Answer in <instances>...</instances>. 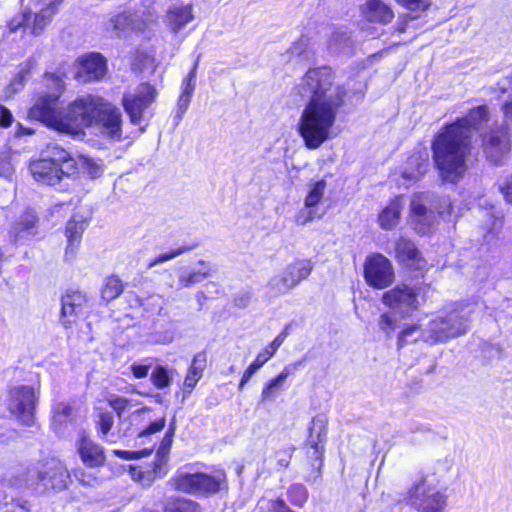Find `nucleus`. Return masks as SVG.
<instances>
[{
	"label": "nucleus",
	"mask_w": 512,
	"mask_h": 512,
	"mask_svg": "<svg viewBox=\"0 0 512 512\" xmlns=\"http://www.w3.org/2000/svg\"><path fill=\"white\" fill-rule=\"evenodd\" d=\"M77 161L58 145L47 147L43 157L30 163L33 178L42 184L54 186L77 173Z\"/></svg>",
	"instance_id": "5"
},
{
	"label": "nucleus",
	"mask_w": 512,
	"mask_h": 512,
	"mask_svg": "<svg viewBox=\"0 0 512 512\" xmlns=\"http://www.w3.org/2000/svg\"><path fill=\"white\" fill-rule=\"evenodd\" d=\"M207 364V355L204 351L198 352L191 363L189 371L185 377L184 385L190 389L194 388L203 375Z\"/></svg>",
	"instance_id": "33"
},
{
	"label": "nucleus",
	"mask_w": 512,
	"mask_h": 512,
	"mask_svg": "<svg viewBox=\"0 0 512 512\" xmlns=\"http://www.w3.org/2000/svg\"><path fill=\"white\" fill-rule=\"evenodd\" d=\"M70 474L64 464L56 459L38 462L27 468L24 485L38 494L50 490L62 491L68 485Z\"/></svg>",
	"instance_id": "7"
},
{
	"label": "nucleus",
	"mask_w": 512,
	"mask_h": 512,
	"mask_svg": "<svg viewBox=\"0 0 512 512\" xmlns=\"http://www.w3.org/2000/svg\"><path fill=\"white\" fill-rule=\"evenodd\" d=\"M82 169L90 176L91 179L98 178L103 173V168L100 164L96 163L90 158H81Z\"/></svg>",
	"instance_id": "47"
},
{
	"label": "nucleus",
	"mask_w": 512,
	"mask_h": 512,
	"mask_svg": "<svg viewBox=\"0 0 512 512\" xmlns=\"http://www.w3.org/2000/svg\"><path fill=\"white\" fill-rule=\"evenodd\" d=\"M123 292L122 281L116 276L107 277L101 289V297L106 302L116 299Z\"/></svg>",
	"instance_id": "37"
},
{
	"label": "nucleus",
	"mask_w": 512,
	"mask_h": 512,
	"mask_svg": "<svg viewBox=\"0 0 512 512\" xmlns=\"http://www.w3.org/2000/svg\"><path fill=\"white\" fill-rule=\"evenodd\" d=\"M98 429L103 437H105L111 430L114 424V417L110 412H101L98 416Z\"/></svg>",
	"instance_id": "49"
},
{
	"label": "nucleus",
	"mask_w": 512,
	"mask_h": 512,
	"mask_svg": "<svg viewBox=\"0 0 512 512\" xmlns=\"http://www.w3.org/2000/svg\"><path fill=\"white\" fill-rule=\"evenodd\" d=\"M54 421L58 423H64L71 419L73 408L70 404L60 402L54 406Z\"/></svg>",
	"instance_id": "44"
},
{
	"label": "nucleus",
	"mask_w": 512,
	"mask_h": 512,
	"mask_svg": "<svg viewBox=\"0 0 512 512\" xmlns=\"http://www.w3.org/2000/svg\"><path fill=\"white\" fill-rule=\"evenodd\" d=\"M191 96L180 94L177 102V111H176V118L178 120H181L185 112L187 111L190 102H191Z\"/></svg>",
	"instance_id": "55"
},
{
	"label": "nucleus",
	"mask_w": 512,
	"mask_h": 512,
	"mask_svg": "<svg viewBox=\"0 0 512 512\" xmlns=\"http://www.w3.org/2000/svg\"><path fill=\"white\" fill-rule=\"evenodd\" d=\"M366 283L375 289H384L394 282V269L390 260L380 253L369 255L364 263Z\"/></svg>",
	"instance_id": "12"
},
{
	"label": "nucleus",
	"mask_w": 512,
	"mask_h": 512,
	"mask_svg": "<svg viewBox=\"0 0 512 512\" xmlns=\"http://www.w3.org/2000/svg\"><path fill=\"white\" fill-rule=\"evenodd\" d=\"M14 168L11 163V155L8 151L0 152V177L11 179Z\"/></svg>",
	"instance_id": "46"
},
{
	"label": "nucleus",
	"mask_w": 512,
	"mask_h": 512,
	"mask_svg": "<svg viewBox=\"0 0 512 512\" xmlns=\"http://www.w3.org/2000/svg\"><path fill=\"white\" fill-rule=\"evenodd\" d=\"M109 405L117 413L118 417L121 418L126 409L131 406V401L117 396L109 400Z\"/></svg>",
	"instance_id": "52"
},
{
	"label": "nucleus",
	"mask_w": 512,
	"mask_h": 512,
	"mask_svg": "<svg viewBox=\"0 0 512 512\" xmlns=\"http://www.w3.org/2000/svg\"><path fill=\"white\" fill-rule=\"evenodd\" d=\"M87 302V296L80 291H68L62 296L60 323L65 329L76 323Z\"/></svg>",
	"instance_id": "17"
},
{
	"label": "nucleus",
	"mask_w": 512,
	"mask_h": 512,
	"mask_svg": "<svg viewBox=\"0 0 512 512\" xmlns=\"http://www.w3.org/2000/svg\"><path fill=\"white\" fill-rule=\"evenodd\" d=\"M293 450L294 449L292 447H287V448L280 450L276 453L277 458H278V464L281 467H283V468L288 467Z\"/></svg>",
	"instance_id": "58"
},
{
	"label": "nucleus",
	"mask_w": 512,
	"mask_h": 512,
	"mask_svg": "<svg viewBox=\"0 0 512 512\" xmlns=\"http://www.w3.org/2000/svg\"><path fill=\"white\" fill-rule=\"evenodd\" d=\"M198 265L200 268H191L188 266L180 267L177 270L178 288H189L198 284L211 275L212 268L209 263L204 260H199Z\"/></svg>",
	"instance_id": "23"
},
{
	"label": "nucleus",
	"mask_w": 512,
	"mask_h": 512,
	"mask_svg": "<svg viewBox=\"0 0 512 512\" xmlns=\"http://www.w3.org/2000/svg\"><path fill=\"white\" fill-rule=\"evenodd\" d=\"M131 371L135 378L141 379L148 375L150 364L149 365H143V364H132L131 365Z\"/></svg>",
	"instance_id": "60"
},
{
	"label": "nucleus",
	"mask_w": 512,
	"mask_h": 512,
	"mask_svg": "<svg viewBox=\"0 0 512 512\" xmlns=\"http://www.w3.org/2000/svg\"><path fill=\"white\" fill-rule=\"evenodd\" d=\"M73 475L84 486H94L98 483V480L95 476L90 473H86L81 469L74 470Z\"/></svg>",
	"instance_id": "54"
},
{
	"label": "nucleus",
	"mask_w": 512,
	"mask_h": 512,
	"mask_svg": "<svg viewBox=\"0 0 512 512\" xmlns=\"http://www.w3.org/2000/svg\"><path fill=\"white\" fill-rule=\"evenodd\" d=\"M298 93L308 99L303 108L297 131L308 149H317L331 137L340 109L345 104L346 88L335 82L327 66L311 68L297 86Z\"/></svg>",
	"instance_id": "1"
},
{
	"label": "nucleus",
	"mask_w": 512,
	"mask_h": 512,
	"mask_svg": "<svg viewBox=\"0 0 512 512\" xmlns=\"http://www.w3.org/2000/svg\"><path fill=\"white\" fill-rule=\"evenodd\" d=\"M382 302L395 312L408 314L419 306L415 290L407 285H397L382 295Z\"/></svg>",
	"instance_id": "14"
},
{
	"label": "nucleus",
	"mask_w": 512,
	"mask_h": 512,
	"mask_svg": "<svg viewBox=\"0 0 512 512\" xmlns=\"http://www.w3.org/2000/svg\"><path fill=\"white\" fill-rule=\"evenodd\" d=\"M166 19L171 31L177 33L194 19L192 7L190 5L173 6L168 10Z\"/></svg>",
	"instance_id": "27"
},
{
	"label": "nucleus",
	"mask_w": 512,
	"mask_h": 512,
	"mask_svg": "<svg viewBox=\"0 0 512 512\" xmlns=\"http://www.w3.org/2000/svg\"><path fill=\"white\" fill-rule=\"evenodd\" d=\"M171 483L175 490L208 496L226 487L227 477L223 470L213 471L212 474L179 472L171 479Z\"/></svg>",
	"instance_id": "9"
},
{
	"label": "nucleus",
	"mask_w": 512,
	"mask_h": 512,
	"mask_svg": "<svg viewBox=\"0 0 512 512\" xmlns=\"http://www.w3.org/2000/svg\"><path fill=\"white\" fill-rule=\"evenodd\" d=\"M502 111L504 114V118L508 123L512 124V97L505 101L502 105Z\"/></svg>",
	"instance_id": "63"
},
{
	"label": "nucleus",
	"mask_w": 512,
	"mask_h": 512,
	"mask_svg": "<svg viewBox=\"0 0 512 512\" xmlns=\"http://www.w3.org/2000/svg\"><path fill=\"white\" fill-rule=\"evenodd\" d=\"M38 217L32 210L25 211L13 224L10 235L16 243H25L38 233Z\"/></svg>",
	"instance_id": "21"
},
{
	"label": "nucleus",
	"mask_w": 512,
	"mask_h": 512,
	"mask_svg": "<svg viewBox=\"0 0 512 512\" xmlns=\"http://www.w3.org/2000/svg\"><path fill=\"white\" fill-rule=\"evenodd\" d=\"M12 122L13 116L11 111L4 105L0 104V126L8 128L11 126Z\"/></svg>",
	"instance_id": "59"
},
{
	"label": "nucleus",
	"mask_w": 512,
	"mask_h": 512,
	"mask_svg": "<svg viewBox=\"0 0 512 512\" xmlns=\"http://www.w3.org/2000/svg\"><path fill=\"white\" fill-rule=\"evenodd\" d=\"M291 324L285 326L281 333L262 351H260L248 368L243 373V376L239 383V390H242L244 385L251 379V377L270 359L274 356L278 348L283 344L287 336L289 335V329Z\"/></svg>",
	"instance_id": "19"
},
{
	"label": "nucleus",
	"mask_w": 512,
	"mask_h": 512,
	"mask_svg": "<svg viewBox=\"0 0 512 512\" xmlns=\"http://www.w3.org/2000/svg\"><path fill=\"white\" fill-rule=\"evenodd\" d=\"M151 382L158 389H163L170 385L168 370L163 366H157L151 373Z\"/></svg>",
	"instance_id": "42"
},
{
	"label": "nucleus",
	"mask_w": 512,
	"mask_h": 512,
	"mask_svg": "<svg viewBox=\"0 0 512 512\" xmlns=\"http://www.w3.org/2000/svg\"><path fill=\"white\" fill-rule=\"evenodd\" d=\"M45 76L50 79L56 88V92L44 93L39 95L34 105L29 110V116L39 120L45 125L62 133L74 135V119L79 113L81 97L68 104L65 108H60L59 98L64 89V81L55 74L46 73Z\"/></svg>",
	"instance_id": "3"
},
{
	"label": "nucleus",
	"mask_w": 512,
	"mask_h": 512,
	"mask_svg": "<svg viewBox=\"0 0 512 512\" xmlns=\"http://www.w3.org/2000/svg\"><path fill=\"white\" fill-rule=\"evenodd\" d=\"M155 94V89L147 83L138 85L134 92L124 94L122 103L132 124L142 123L145 110L154 101Z\"/></svg>",
	"instance_id": "13"
},
{
	"label": "nucleus",
	"mask_w": 512,
	"mask_h": 512,
	"mask_svg": "<svg viewBox=\"0 0 512 512\" xmlns=\"http://www.w3.org/2000/svg\"><path fill=\"white\" fill-rule=\"evenodd\" d=\"M354 41L351 33L345 27H331L327 47L333 53H348L352 51Z\"/></svg>",
	"instance_id": "25"
},
{
	"label": "nucleus",
	"mask_w": 512,
	"mask_h": 512,
	"mask_svg": "<svg viewBox=\"0 0 512 512\" xmlns=\"http://www.w3.org/2000/svg\"><path fill=\"white\" fill-rule=\"evenodd\" d=\"M326 181L320 180L312 185L310 188L306 198H305V207L313 208L315 207L322 199L325 189H326Z\"/></svg>",
	"instance_id": "38"
},
{
	"label": "nucleus",
	"mask_w": 512,
	"mask_h": 512,
	"mask_svg": "<svg viewBox=\"0 0 512 512\" xmlns=\"http://www.w3.org/2000/svg\"><path fill=\"white\" fill-rule=\"evenodd\" d=\"M38 395L29 385L12 387L8 392L7 408L25 426L35 423V409Z\"/></svg>",
	"instance_id": "10"
},
{
	"label": "nucleus",
	"mask_w": 512,
	"mask_h": 512,
	"mask_svg": "<svg viewBox=\"0 0 512 512\" xmlns=\"http://www.w3.org/2000/svg\"><path fill=\"white\" fill-rule=\"evenodd\" d=\"M78 452L83 463L89 467H98L104 464L103 448L93 442L85 431H81L77 442Z\"/></svg>",
	"instance_id": "22"
},
{
	"label": "nucleus",
	"mask_w": 512,
	"mask_h": 512,
	"mask_svg": "<svg viewBox=\"0 0 512 512\" xmlns=\"http://www.w3.org/2000/svg\"><path fill=\"white\" fill-rule=\"evenodd\" d=\"M143 26V22L136 20L135 16L130 12H123L117 14L109 19L106 23V29L108 31H113L116 34L124 31L126 28H131L133 30H141Z\"/></svg>",
	"instance_id": "31"
},
{
	"label": "nucleus",
	"mask_w": 512,
	"mask_h": 512,
	"mask_svg": "<svg viewBox=\"0 0 512 512\" xmlns=\"http://www.w3.org/2000/svg\"><path fill=\"white\" fill-rule=\"evenodd\" d=\"M113 453L122 459L125 460H132V459H138L143 454V451L141 452H134V451H125V450H114Z\"/></svg>",
	"instance_id": "61"
},
{
	"label": "nucleus",
	"mask_w": 512,
	"mask_h": 512,
	"mask_svg": "<svg viewBox=\"0 0 512 512\" xmlns=\"http://www.w3.org/2000/svg\"><path fill=\"white\" fill-rule=\"evenodd\" d=\"M35 66L36 60L34 57H29L25 62L20 64L19 72L14 76L9 85V90H11L12 93H17L24 87L27 80L29 79L31 70Z\"/></svg>",
	"instance_id": "35"
},
{
	"label": "nucleus",
	"mask_w": 512,
	"mask_h": 512,
	"mask_svg": "<svg viewBox=\"0 0 512 512\" xmlns=\"http://www.w3.org/2000/svg\"><path fill=\"white\" fill-rule=\"evenodd\" d=\"M31 19L32 8H25L20 14L16 15L8 22V29L11 33H14L22 27L29 28Z\"/></svg>",
	"instance_id": "39"
},
{
	"label": "nucleus",
	"mask_w": 512,
	"mask_h": 512,
	"mask_svg": "<svg viewBox=\"0 0 512 512\" xmlns=\"http://www.w3.org/2000/svg\"><path fill=\"white\" fill-rule=\"evenodd\" d=\"M87 223L84 216L80 214H74L71 219L67 222L65 234L68 240L66 248V256H73L75 249L78 247L82 234L86 229Z\"/></svg>",
	"instance_id": "24"
},
{
	"label": "nucleus",
	"mask_w": 512,
	"mask_h": 512,
	"mask_svg": "<svg viewBox=\"0 0 512 512\" xmlns=\"http://www.w3.org/2000/svg\"><path fill=\"white\" fill-rule=\"evenodd\" d=\"M403 209L402 197H396L379 214L378 221L381 228L385 230L393 229L400 221L401 211Z\"/></svg>",
	"instance_id": "29"
},
{
	"label": "nucleus",
	"mask_w": 512,
	"mask_h": 512,
	"mask_svg": "<svg viewBox=\"0 0 512 512\" xmlns=\"http://www.w3.org/2000/svg\"><path fill=\"white\" fill-rule=\"evenodd\" d=\"M175 430H176V419H175V416H174L172 421H171V423H170V425H169V429L165 433V436L163 437V439H162V441L160 443V446H159L158 451H157L158 454L166 455L169 452V450H170V448L172 446Z\"/></svg>",
	"instance_id": "45"
},
{
	"label": "nucleus",
	"mask_w": 512,
	"mask_h": 512,
	"mask_svg": "<svg viewBox=\"0 0 512 512\" xmlns=\"http://www.w3.org/2000/svg\"><path fill=\"white\" fill-rule=\"evenodd\" d=\"M171 512H199V505L192 500L181 499L173 504Z\"/></svg>",
	"instance_id": "50"
},
{
	"label": "nucleus",
	"mask_w": 512,
	"mask_h": 512,
	"mask_svg": "<svg viewBox=\"0 0 512 512\" xmlns=\"http://www.w3.org/2000/svg\"><path fill=\"white\" fill-rule=\"evenodd\" d=\"M406 499L418 512H444L447 505V495L428 485L425 478L410 488Z\"/></svg>",
	"instance_id": "11"
},
{
	"label": "nucleus",
	"mask_w": 512,
	"mask_h": 512,
	"mask_svg": "<svg viewBox=\"0 0 512 512\" xmlns=\"http://www.w3.org/2000/svg\"><path fill=\"white\" fill-rule=\"evenodd\" d=\"M267 508L270 512H293L288 508L285 502L281 499L271 501H261L259 508Z\"/></svg>",
	"instance_id": "51"
},
{
	"label": "nucleus",
	"mask_w": 512,
	"mask_h": 512,
	"mask_svg": "<svg viewBox=\"0 0 512 512\" xmlns=\"http://www.w3.org/2000/svg\"><path fill=\"white\" fill-rule=\"evenodd\" d=\"M267 287L274 296L287 294L293 289L283 270L270 278L267 283Z\"/></svg>",
	"instance_id": "36"
},
{
	"label": "nucleus",
	"mask_w": 512,
	"mask_h": 512,
	"mask_svg": "<svg viewBox=\"0 0 512 512\" xmlns=\"http://www.w3.org/2000/svg\"><path fill=\"white\" fill-rule=\"evenodd\" d=\"M165 424L166 420L164 417L154 422H151L145 429L138 433V437H146L148 435L155 434L161 431L165 427Z\"/></svg>",
	"instance_id": "53"
},
{
	"label": "nucleus",
	"mask_w": 512,
	"mask_h": 512,
	"mask_svg": "<svg viewBox=\"0 0 512 512\" xmlns=\"http://www.w3.org/2000/svg\"><path fill=\"white\" fill-rule=\"evenodd\" d=\"M474 305L461 304L431 320L425 330L426 342H445L466 334Z\"/></svg>",
	"instance_id": "6"
},
{
	"label": "nucleus",
	"mask_w": 512,
	"mask_h": 512,
	"mask_svg": "<svg viewBox=\"0 0 512 512\" xmlns=\"http://www.w3.org/2000/svg\"><path fill=\"white\" fill-rule=\"evenodd\" d=\"M193 248H194L193 245L192 246L183 245V246H180V247L173 249L169 252L162 253V254L158 255L157 257H155L154 259L150 260L147 264V267L152 268V267L156 266L157 264L172 260V259L192 250Z\"/></svg>",
	"instance_id": "40"
},
{
	"label": "nucleus",
	"mask_w": 512,
	"mask_h": 512,
	"mask_svg": "<svg viewBox=\"0 0 512 512\" xmlns=\"http://www.w3.org/2000/svg\"><path fill=\"white\" fill-rule=\"evenodd\" d=\"M379 328L383 331L388 337L395 331L397 328V321L390 313H383L380 316L378 322Z\"/></svg>",
	"instance_id": "48"
},
{
	"label": "nucleus",
	"mask_w": 512,
	"mask_h": 512,
	"mask_svg": "<svg viewBox=\"0 0 512 512\" xmlns=\"http://www.w3.org/2000/svg\"><path fill=\"white\" fill-rule=\"evenodd\" d=\"M423 332L421 336H424ZM420 336L419 327L417 325H411L403 329L398 336V348L403 347L404 345L416 341ZM425 339V337H423Z\"/></svg>",
	"instance_id": "41"
},
{
	"label": "nucleus",
	"mask_w": 512,
	"mask_h": 512,
	"mask_svg": "<svg viewBox=\"0 0 512 512\" xmlns=\"http://www.w3.org/2000/svg\"><path fill=\"white\" fill-rule=\"evenodd\" d=\"M488 120V107L481 105L471 109L465 117L445 125L434 137L432 158L443 181L456 183L463 177L471 150L472 130L480 129Z\"/></svg>",
	"instance_id": "2"
},
{
	"label": "nucleus",
	"mask_w": 512,
	"mask_h": 512,
	"mask_svg": "<svg viewBox=\"0 0 512 512\" xmlns=\"http://www.w3.org/2000/svg\"><path fill=\"white\" fill-rule=\"evenodd\" d=\"M483 149L486 157L494 164H498L510 149L507 128L500 127L485 134Z\"/></svg>",
	"instance_id": "16"
},
{
	"label": "nucleus",
	"mask_w": 512,
	"mask_h": 512,
	"mask_svg": "<svg viewBox=\"0 0 512 512\" xmlns=\"http://www.w3.org/2000/svg\"><path fill=\"white\" fill-rule=\"evenodd\" d=\"M200 60V55L197 56L194 65L188 75L184 78L182 82V92L181 94L191 96L193 95L194 89H195V80H196V74H197V68Z\"/></svg>",
	"instance_id": "43"
},
{
	"label": "nucleus",
	"mask_w": 512,
	"mask_h": 512,
	"mask_svg": "<svg viewBox=\"0 0 512 512\" xmlns=\"http://www.w3.org/2000/svg\"><path fill=\"white\" fill-rule=\"evenodd\" d=\"M450 200L437 197L433 193L421 192L414 194L410 202L411 218L414 229L419 234H427L433 228L437 212L440 216L449 215Z\"/></svg>",
	"instance_id": "8"
},
{
	"label": "nucleus",
	"mask_w": 512,
	"mask_h": 512,
	"mask_svg": "<svg viewBox=\"0 0 512 512\" xmlns=\"http://www.w3.org/2000/svg\"><path fill=\"white\" fill-rule=\"evenodd\" d=\"M63 0H50L48 3L39 7L40 0H33L30 7L32 8V19L30 21L31 33L39 36L51 22L53 16L57 13L59 5Z\"/></svg>",
	"instance_id": "20"
},
{
	"label": "nucleus",
	"mask_w": 512,
	"mask_h": 512,
	"mask_svg": "<svg viewBox=\"0 0 512 512\" xmlns=\"http://www.w3.org/2000/svg\"><path fill=\"white\" fill-rule=\"evenodd\" d=\"M107 72L106 59L97 52L79 57L76 61L75 78L83 83L98 81Z\"/></svg>",
	"instance_id": "15"
},
{
	"label": "nucleus",
	"mask_w": 512,
	"mask_h": 512,
	"mask_svg": "<svg viewBox=\"0 0 512 512\" xmlns=\"http://www.w3.org/2000/svg\"><path fill=\"white\" fill-rule=\"evenodd\" d=\"M81 100L79 113L74 119V136L83 134L87 127L98 125L102 134L109 138H122V113L117 107L94 95L81 96Z\"/></svg>",
	"instance_id": "4"
},
{
	"label": "nucleus",
	"mask_w": 512,
	"mask_h": 512,
	"mask_svg": "<svg viewBox=\"0 0 512 512\" xmlns=\"http://www.w3.org/2000/svg\"><path fill=\"white\" fill-rule=\"evenodd\" d=\"M312 270L313 263L310 260H296L283 269L293 288L306 279Z\"/></svg>",
	"instance_id": "30"
},
{
	"label": "nucleus",
	"mask_w": 512,
	"mask_h": 512,
	"mask_svg": "<svg viewBox=\"0 0 512 512\" xmlns=\"http://www.w3.org/2000/svg\"><path fill=\"white\" fill-rule=\"evenodd\" d=\"M27 502H23V504L13 505L11 507H6L3 512H29V509L26 507Z\"/></svg>",
	"instance_id": "64"
},
{
	"label": "nucleus",
	"mask_w": 512,
	"mask_h": 512,
	"mask_svg": "<svg viewBox=\"0 0 512 512\" xmlns=\"http://www.w3.org/2000/svg\"><path fill=\"white\" fill-rule=\"evenodd\" d=\"M368 18L371 21L388 23L392 20L394 14L391 8L380 0H370L367 3Z\"/></svg>",
	"instance_id": "34"
},
{
	"label": "nucleus",
	"mask_w": 512,
	"mask_h": 512,
	"mask_svg": "<svg viewBox=\"0 0 512 512\" xmlns=\"http://www.w3.org/2000/svg\"><path fill=\"white\" fill-rule=\"evenodd\" d=\"M298 364L288 365L280 372V374L271 379L263 388L261 392V402L273 400L276 393L283 388L284 382L287 377L292 374L293 370L297 368Z\"/></svg>",
	"instance_id": "32"
},
{
	"label": "nucleus",
	"mask_w": 512,
	"mask_h": 512,
	"mask_svg": "<svg viewBox=\"0 0 512 512\" xmlns=\"http://www.w3.org/2000/svg\"><path fill=\"white\" fill-rule=\"evenodd\" d=\"M407 9L412 11L424 10L428 6L427 0H397Z\"/></svg>",
	"instance_id": "57"
},
{
	"label": "nucleus",
	"mask_w": 512,
	"mask_h": 512,
	"mask_svg": "<svg viewBox=\"0 0 512 512\" xmlns=\"http://www.w3.org/2000/svg\"><path fill=\"white\" fill-rule=\"evenodd\" d=\"M315 217H316V215H315V212L313 210H308L305 213L304 212H300L296 216V222L298 224L304 225L307 222L312 221Z\"/></svg>",
	"instance_id": "62"
},
{
	"label": "nucleus",
	"mask_w": 512,
	"mask_h": 512,
	"mask_svg": "<svg viewBox=\"0 0 512 512\" xmlns=\"http://www.w3.org/2000/svg\"><path fill=\"white\" fill-rule=\"evenodd\" d=\"M499 189L505 200L512 204V174L499 183Z\"/></svg>",
	"instance_id": "56"
},
{
	"label": "nucleus",
	"mask_w": 512,
	"mask_h": 512,
	"mask_svg": "<svg viewBox=\"0 0 512 512\" xmlns=\"http://www.w3.org/2000/svg\"><path fill=\"white\" fill-rule=\"evenodd\" d=\"M429 166L428 154L426 152L415 153L408 159L402 177L410 181H417L428 171Z\"/></svg>",
	"instance_id": "26"
},
{
	"label": "nucleus",
	"mask_w": 512,
	"mask_h": 512,
	"mask_svg": "<svg viewBox=\"0 0 512 512\" xmlns=\"http://www.w3.org/2000/svg\"><path fill=\"white\" fill-rule=\"evenodd\" d=\"M395 256L401 263L407 266H413L421 258L415 244L405 237H400L396 241Z\"/></svg>",
	"instance_id": "28"
},
{
	"label": "nucleus",
	"mask_w": 512,
	"mask_h": 512,
	"mask_svg": "<svg viewBox=\"0 0 512 512\" xmlns=\"http://www.w3.org/2000/svg\"><path fill=\"white\" fill-rule=\"evenodd\" d=\"M326 435L325 419L323 417H315L312 419L310 427V435L308 439L307 456L311 459L313 468L320 470L323 464V453Z\"/></svg>",
	"instance_id": "18"
}]
</instances>
